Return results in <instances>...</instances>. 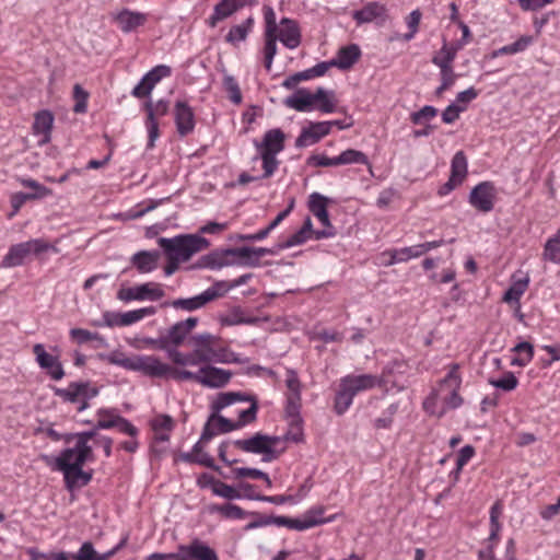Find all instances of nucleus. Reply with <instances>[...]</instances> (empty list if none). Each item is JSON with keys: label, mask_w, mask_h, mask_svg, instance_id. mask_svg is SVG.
Segmentation results:
<instances>
[{"label": "nucleus", "mask_w": 560, "mask_h": 560, "mask_svg": "<svg viewBox=\"0 0 560 560\" xmlns=\"http://www.w3.org/2000/svg\"><path fill=\"white\" fill-rule=\"evenodd\" d=\"M72 454L74 453L70 450H62L56 457L46 454L40 455V459L47 466L63 474L66 488L68 490L85 487L93 477V470L85 471L82 467L86 462L93 460L94 457L78 454L74 463L70 465L67 460Z\"/></svg>", "instance_id": "1"}, {"label": "nucleus", "mask_w": 560, "mask_h": 560, "mask_svg": "<svg viewBox=\"0 0 560 560\" xmlns=\"http://www.w3.org/2000/svg\"><path fill=\"white\" fill-rule=\"evenodd\" d=\"M226 266L259 267L260 261L253 254V247L215 249L201 256L192 268L221 269Z\"/></svg>", "instance_id": "2"}, {"label": "nucleus", "mask_w": 560, "mask_h": 560, "mask_svg": "<svg viewBox=\"0 0 560 560\" xmlns=\"http://www.w3.org/2000/svg\"><path fill=\"white\" fill-rule=\"evenodd\" d=\"M158 244L166 258L187 261L196 253L207 248L210 243L207 238L195 234H182L171 238L159 237Z\"/></svg>", "instance_id": "3"}, {"label": "nucleus", "mask_w": 560, "mask_h": 560, "mask_svg": "<svg viewBox=\"0 0 560 560\" xmlns=\"http://www.w3.org/2000/svg\"><path fill=\"white\" fill-rule=\"evenodd\" d=\"M377 377L371 374L347 375L340 380L339 388L335 395L334 410L343 415L353 401V397L363 390L377 385Z\"/></svg>", "instance_id": "4"}, {"label": "nucleus", "mask_w": 560, "mask_h": 560, "mask_svg": "<svg viewBox=\"0 0 560 560\" xmlns=\"http://www.w3.org/2000/svg\"><path fill=\"white\" fill-rule=\"evenodd\" d=\"M58 252V249L50 245L43 238H34L27 242L14 244L9 248L8 254L1 261L2 268H13L22 266L32 255L39 256L48 250Z\"/></svg>", "instance_id": "5"}, {"label": "nucleus", "mask_w": 560, "mask_h": 560, "mask_svg": "<svg viewBox=\"0 0 560 560\" xmlns=\"http://www.w3.org/2000/svg\"><path fill=\"white\" fill-rule=\"evenodd\" d=\"M280 438L273 435H267L264 433H255L249 439L235 440L233 442L234 446L238 450L252 453V454H261V460L264 463H270L279 457V452L276 451L275 446L279 443Z\"/></svg>", "instance_id": "6"}, {"label": "nucleus", "mask_w": 560, "mask_h": 560, "mask_svg": "<svg viewBox=\"0 0 560 560\" xmlns=\"http://www.w3.org/2000/svg\"><path fill=\"white\" fill-rule=\"evenodd\" d=\"M117 363L128 370L138 371L150 377H164L168 375L171 366L161 362L153 355H138L133 359H124Z\"/></svg>", "instance_id": "7"}, {"label": "nucleus", "mask_w": 560, "mask_h": 560, "mask_svg": "<svg viewBox=\"0 0 560 560\" xmlns=\"http://www.w3.org/2000/svg\"><path fill=\"white\" fill-rule=\"evenodd\" d=\"M164 296V291L159 283L148 282L131 288H121L117 292V299L124 302L130 301H158Z\"/></svg>", "instance_id": "8"}, {"label": "nucleus", "mask_w": 560, "mask_h": 560, "mask_svg": "<svg viewBox=\"0 0 560 560\" xmlns=\"http://www.w3.org/2000/svg\"><path fill=\"white\" fill-rule=\"evenodd\" d=\"M54 394L68 402H79L81 399L90 400L98 395V388L91 386L90 382H71L67 388L54 387Z\"/></svg>", "instance_id": "9"}, {"label": "nucleus", "mask_w": 560, "mask_h": 560, "mask_svg": "<svg viewBox=\"0 0 560 560\" xmlns=\"http://www.w3.org/2000/svg\"><path fill=\"white\" fill-rule=\"evenodd\" d=\"M172 73L171 67L166 65H159L147 72L140 82L132 89L131 95L137 98L150 96L154 86L164 78L170 77Z\"/></svg>", "instance_id": "10"}, {"label": "nucleus", "mask_w": 560, "mask_h": 560, "mask_svg": "<svg viewBox=\"0 0 560 560\" xmlns=\"http://www.w3.org/2000/svg\"><path fill=\"white\" fill-rule=\"evenodd\" d=\"M495 187L491 182H481L469 194V203L480 212H490L494 207Z\"/></svg>", "instance_id": "11"}, {"label": "nucleus", "mask_w": 560, "mask_h": 560, "mask_svg": "<svg viewBox=\"0 0 560 560\" xmlns=\"http://www.w3.org/2000/svg\"><path fill=\"white\" fill-rule=\"evenodd\" d=\"M351 15L358 25L372 22L383 25L388 19V10L384 3L371 1L364 4L362 9L353 11Z\"/></svg>", "instance_id": "12"}, {"label": "nucleus", "mask_w": 560, "mask_h": 560, "mask_svg": "<svg viewBox=\"0 0 560 560\" xmlns=\"http://www.w3.org/2000/svg\"><path fill=\"white\" fill-rule=\"evenodd\" d=\"M324 94V88H318L315 93L301 88L298 89L292 95L283 100V104L288 108L295 109L296 112H310L313 109L316 98H320Z\"/></svg>", "instance_id": "13"}, {"label": "nucleus", "mask_w": 560, "mask_h": 560, "mask_svg": "<svg viewBox=\"0 0 560 560\" xmlns=\"http://www.w3.org/2000/svg\"><path fill=\"white\" fill-rule=\"evenodd\" d=\"M331 130V122L319 121L311 122L307 128H303L295 140L296 148H304L317 143L323 137Z\"/></svg>", "instance_id": "14"}, {"label": "nucleus", "mask_w": 560, "mask_h": 560, "mask_svg": "<svg viewBox=\"0 0 560 560\" xmlns=\"http://www.w3.org/2000/svg\"><path fill=\"white\" fill-rule=\"evenodd\" d=\"M219 340L220 337L209 332H203L191 337L194 351L196 352L197 359L201 361V363L211 362V355H213L214 348Z\"/></svg>", "instance_id": "15"}, {"label": "nucleus", "mask_w": 560, "mask_h": 560, "mask_svg": "<svg viewBox=\"0 0 560 560\" xmlns=\"http://www.w3.org/2000/svg\"><path fill=\"white\" fill-rule=\"evenodd\" d=\"M460 383L462 378L458 374V364H453L446 376L441 381V387H447L450 389V395L445 398V404L452 409L463 404V398L458 394Z\"/></svg>", "instance_id": "16"}, {"label": "nucleus", "mask_w": 560, "mask_h": 560, "mask_svg": "<svg viewBox=\"0 0 560 560\" xmlns=\"http://www.w3.org/2000/svg\"><path fill=\"white\" fill-rule=\"evenodd\" d=\"M231 377L232 373L230 371L212 365H207L199 370V383L211 388L225 386Z\"/></svg>", "instance_id": "17"}, {"label": "nucleus", "mask_w": 560, "mask_h": 560, "mask_svg": "<svg viewBox=\"0 0 560 560\" xmlns=\"http://www.w3.org/2000/svg\"><path fill=\"white\" fill-rule=\"evenodd\" d=\"M278 39L289 49H294L301 44V32L294 20L283 18L277 32Z\"/></svg>", "instance_id": "18"}, {"label": "nucleus", "mask_w": 560, "mask_h": 560, "mask_svg": "<svg viewBox=\"0 0 560 560\" xmlns=\"http://www.w3.org/2000/svg\"><path fill=\"white\" fill-rule=\"evenodd\" d=\"M250 0H221L213 10L212 15L208 20L210 27H215L220 21L230 18L240 9L249 4Z\"/></svg>", "instance_id": "19"}, {"label": "nucleus", "mask_w": 560, "mask_h": 560, "mask_svg": "<svg viewBox=\"0 0 560 560\" xmlns=\"http://www.w3.org/2000/svg\"><path fill=\"white\" fill-rule=\"evenodd\" d=\"M175 124L180 136L190 133L195 128V115L192 108L186 103L178 101L175 104Z\"/></svg>", "instance_id": "20"}, {"label": "nucleus", "mask_w": 560, "mask_h": 560, "mask_svg": "<svg viewBox=\"0 0 560 560\" xmlns=\"http://www.w3.org/2000/svg\"><path fill=\"white\" fill-rule=\"evenodd\" d=\"M161 252L159 250H139L130 258L131 266L140 273H149L159 267Z\"/></svg>", "instance_id": "21"}, {"label": "nucleus", "mask_w": 560, "mask_h": 560, "mask_svg": "<svg viewBox=\"0 0 560 560\" xmlns=\"http://www.w3.org/2000/svg\"><path fill=\"white\" fill-rule=\"evenodd\" d=\"M284 139L285 135L281 129H270L266 131L261 142H255V147L260 153L278 154L284 149Z\"/></svg>", "instance_id": "22"}, {"label": "nucleus", "mask_w": 560, "mask_h": 560, "mask_svg": "<svg viewBox=\"0 0 560 560\" xmlns=\"http://www.w3.org/2000/svg\"><path fill=\"white\" fill-rule=\"evenodd\" d=\"M198 318L188 317L174 324L166 334L170 346L178 347L183 343L187 335L197 326Z\"/></svg>", "instance_id": "23"}, {"label": "nucleus", "mask_w": 560, "mask_h": 560, "mask_svg": "<svg viewBox=\"0 0 560 560\" xmlns=\"http://www.w3.org/2000/svg\"><path fill=\"white\" fill-rule=\"evenodd\" d=\"M115 21L122 32L129 33L143 25L147 22V15L140 12L122 10L116 15Z\"/></svg>", "instance_id": "24"}, {"label": "nucleus", "mask_w": 560, "mask_h": 560, "mask_svg": "<svg viewBox=\"0 0 560 560\" xmlns=\"http://www.w3.org/2000/svg\"><path fill=\"white\" fill-rule=\"evenodd\" d=\"M361 50L358 45L351 44L338 50L337 57L331 59L334 66L347 70L350 69L360 58Z\"/></svg>", "instance_id": "25"}, {"label": "nucleus", "mask_w": 560, "mask_h": 560, "mask_svg": "<svg viewBox=\"0 0 560 560\" xmlns=\"http://www.w3.org/2000/svg\"><path fill=\"white\" fill-rule=\"evenodd\" d=\"M327 201L328 199L325 196L318 192H313L310 196L308 208L310 211L320 221L325 228L331 229V223L327 211Z\"/></svg>", "instance_id": "26"}, {"label": "nucleus", "mask_w": 560, "mask_h": 560, "mask_svg": "<svg viewBox=\"0 0 560 560\" xmlns=\"http://www.w3.org/2000/svg\"><path fill=\"white\" fill-rule=\"evenodd\" d=\"M52 122L54 116L49 110H42L35 115L33 130L34 133L43 136L42 143L49 142Z\"/></svg>", "instance_id": "27"}, {"label": "nucleus", "mask_w": 560, "mask_h": 560, "mask_svg": "<svg viewBox=\"0 0 560 560\" xmlns=\"http://www.w3.org/2000/svg\"><path fill=\"white\" fill-rule=\"evenodd\" d=\"M253 399H257L255 396L247 395L241 392H228L218 395L217 400L212 404L211 409L221 411L223 408L236 402V401H249L253 404Z\"/></svg>", "instance_id": "28"}, {"label": "nucleus", "mask_w": 560, "mask_h": 560, "mask_svg": "<svg viewBox=\"0 0 560 560\" xmlns=\"http://www.w3.org/2000/svg\"><path fill=\"white\" fill-rule=\"evenodd\" d=\"M184 550H186L194 560H219L215 550L199 539H194Z\"/></svg>", "instance_id": "29"}, {"label": "nucleus", "mask_w": 560, "mask_h": 560, "mask_svg": "<svg viewBox=\"0 0 560 560\" xmlns=\"http://www.w3.org/2000/svg\"><path fill=\"white\" fill-rule=\"evenodd\" d=\"M313 235V223L310 217H307L302 228L292 234L284 243L280 244L279 249L290 248L296 245L305 243Z\"/></svg>", "instance_id": "30"}, {"label": "nucleus", "mask_w": 560, "mask_h": 560, "mask_svg": "<svg viewBox=\"0 0 560 560\" xmlns=\"http://www.w3.org/2000/svg\"><path fill=\"white\" fill-rule=\"evenodd\" d=\"M212 296H213L212 294L203 295V293H200L192 298L174 300L171 303V305L177 310L179 308V310L191 312V311L201 308L207 303L211 302Z\"/></svg>", "instance_id": "31"}, {"label": "nucleus", "mask_w": 560, "mask_h": 560, "mask_svg": "<svg viewBox=\"0 0 560 560\" xmlns=\"http://www.w3.org/2000/svg\"><path fill=\"white\" fill-rule=\"evenodd\" d=\"M254 19L252 16L247 18L243 23L230 28L225 36V40L234 46L244 42L247 38L248 33L252 31Z\"/></svg>", "instance_id": "32"}, {"label": "nucleus", "mask_w": 560, "mask_h": 560, "mask_svg": "<svg viewBox=\"0 0 560 560\" xmlns=\"http://www.w3.org/2000/svg\"><path fill=\"white\" fill-rule=\"evenodd\" d=\"M460 50L452 44L448 46L446 43L442 46L439 54L432 58V62L439 68H452V62L456 58L457 51Z\"/></svg>", "instance_id": "33"}, {"label": "nucleus", "mask_w": 560, "mask_h": 560, "mask_svg": "<svg viewBox=\"0 0 560 560\" xmlns=\"http://www.w3.org/2000/svg\"><path fill=\"white\" fill-rule=\"evenodd\" d=\"M423 255V247L420 246V244L404 247L400 249H394L390 253V261L389 265L398 264L407 261L411 258H417Z\"/></svg>", "instance_id": "34"}, {"label": "nucleus", "mask_w": 560, "mask_h": 560, "mask_svg": "<svg viewBox=\"0 0 560 560\" xmlns=\"http://www.w3.org/2000/svg\"><path fill=\"white\" fill-rule=\"evenodd\" d=\"M467 175V159L463 151H458L452 159L451 176L457 183H463Z\"/></svg>", "instance_id": "35"}, {"label": "nucleus", "mask_w": 560, "mask_h": 560, "mask_svg": "<svg viewBox=\"0 0 560 560\" xmlns=\"http://www.w3.org/2000/svg\"><path fill=\"white\" fill-rule=\"evenodd\" d=\"M98 429L96 425L90 431L79 432L74 435L77 439L75 450L79 451V454H84L85 456L94 457L92 446L89 445V441L94 439L97 434Z\"/></svg>", "instance_id": "36"}, {"label": "nucleus", "mask_w": 560, "mask_h": 560, "mask_svg": "<svg viewBox=\"0 0 560 560\" xmlns=\"http://www.w3.org/2000/svg\"><path fill=\"white\" fill-rule=\"evenodd\" d=\"M126 542L127 537L122 538L121 541L114 549L104 553H97L91 541L83 542L80 548L85 556L88 555L89 560H108L113 555L116 553L117 550L125 546Z\"/></svg>", "instance_id": "37"}, {"label": "nucleus", "mask_w": 560, "mask_h": 560, "mask_svg": "<svg viewBox=\"0 0 560 560\" xmlns=\"http://www.w3.org/2000/svg\"><path fill=\"white\" fill-rule=\"evenodd\" d=\"M210 512L212 513H220L222 516L226 517V518H235V520H240V518H244L248 515V513L246 511H244L242 508L235 505V504H232V503H226V504H222V505H218V504H214V505H211L209 508Z\"/></svg>", "instance_id": "38"}, {"label": "nucleus", "mask_w": 560, "mask_h": 560, "mask_svg": "<svg viewBox=\"0 0 560 560\" xmlns=\"http://www.w3.org/2000/svg\"><path fill=\"white\" fill-rule=\"evenodd\" d=\"M220 411L212 409V413L209 416L210 421L213 423L218 433H229L234 430H238L236 421H232L223 416L219 415Z\"/></svg>", "instance_id": "39"}, {"label": "nucleus", "mask_w": 560, "mask_h": 560, "mask_svg": "<svg viewBox=\"0 0 560 560\" xmlns=\"http://www.w3.org/2000/svg\"><path fill=\"white\" fill-rule=\"evenodd\" d=\"M153 314H155V307L153 306L142 307L139 310L122 313L120 316V326H129L133 323L141 320L145 316H151Z\"/></svg>", "instance_id": "40"}, {"label": "nucleus", "mask_w": 560, "mask_h": 560, "mask_svg": "<svg viewBox=\"0 0 560 560\" xmlns=\"http://www.w3.org/2000/svg\"><path fill=\"white\" fill-rule=\"evenodd\" d=\"M339 164L346 165V164H364L368 165L371 168V165L369 163V159L365 153L359 150L354 149H348L343 152H341L339 155Z\"/></svg>", "instance_id": "41"}, {"label": "nucleus", "mask_w": 560, "mask_h": 560, "mask_svg": "<svg viewBox=\"0 0 560 560\" xmlns=\"http://www.w3.org/2000/svg\"><path fill=\"white\" fill-rule=\"evenodd\" d=\"M277 33H265L264 57L265 68L268 71L271 69L273 58L277 54Z\"/></svg>", "instance_id": "42"}, {"label": "nucleus", "mask_w": 560, "mask_h": 560, "mask_svg": "<svg viewBox=\"0 0 560 560\" xmlns=\"http://www.w3.org/2000/svg\"><path fill=\"white\" fill-rule=\"evenodd\" d=\"M223 88L229 93V98L232 103L238 105L242 103V92L236 79L226 72L223 77Z\"/></svg>", "instance_id": "43"}, {"label": "nucleus", "mask_w": 560, "mask_h": 560, "mask_svg": "<svg viewBox=\"0 0 560 560\" xmlns=\"http://www.w3.org/2000/svg\"><path fill=\"white\" fill-rule=\"evenodd\" d=\"M528 285V279L515 281L504 293L503 301L506 303H520L521 296L524 294Z\"/></svg>", "instance_id": "44"}, {"label": "nucleus", "mask_w": 560, "mask_h": 560, "mask_svg": "<svg viewBox=\"0 0 560 560\" xmlns=\"http://www.w3.org/2000/svg\"><path fill=\"white\" fill-rule=\"evenodd\" d=\"M170 103L164 100H160L156 103H153L149 100L144 104V109L147 112L148 120L156 119L158 117L165 116L168 112Z\"/></svg>", "instance_id": "45"}, {"label": "nucleus", "mask_w": 560, "mask_h": 560, "mask_svg": "<svg viewBox=\"0 0 560 560\" xmlns=\"http://www.w3.org/2000/svg\"><path fill=\"white\" fill-rule=\"evenodd\" d=\"M247 499L256 500L261 502H268L276 505H281L284 503L295 504L298 500L294 495L291 494H279V495H264V494H247Z\"/></svg>", "instance_id": "46"}, {"label": "nucleus", "mask_w": 560, "mask_h": 560, "mask_svg": "<svg viewBox=\"0 0 560 560\" xmlns=\"http://www.w3.org/2000/svg\"><path fill=\"white\" fill-rule=\"evenodd\" d=\"M502 513V506L500 502H495L490 510V535L489 540L494 541L499 538V532L501 529V525L499 523V517Z\"/></svg>", "instance_id": "47"}, {"label": "nucleus", "mask_w": 560, "mask_h": 560, "mask_svg": "<svg viewBox=\"0 0 560 560\" xmlns=\"http://www.w3.org/2000/svg\"><path fill=\"white\" fill-rule=\"evenodd\" d=\"M21 184L24 187L34 189V192H26L32 200L45 198L51 194V190L48 187L39 184L38 182L32 178H23L21 179Z\"/></svg>", "instance_id": "48"}, {"label": "nucleus", "mask_w": 560, "mask_h": 560, "mask_svg": "<svg viewBox=\"0 0 560 560\" xmlns=\"http://www.w3.org/2000/svg\"><path fill=\"white\" fill-rule=\"evenodd\" d=\"M168 358L178 365H198L201 363V361L197 359L194 350L187 354H184L176 349L168 350Z\"/></svg>", "instance_id": "49"}, {"label": "nucleus", "mask_w": 560, "mask_h": 560, "mask_svg": "<svg viewBox=\"0 0 560 560\" xmlns=\"http://www.w3.org/2000/svg\"><path fill=\"white\" fill-rule=\"evenodd\" d=\"M33 353L35 354V360L40 369L45 370L48 369L50 363H54L55 360L58 359V357L51 355L45 350L44 345L36 343L33 346Z\"/></svg>", "instance_id": "50"}, {"label": "nucleus", "mask_w": 560, "mask_h": 560, "mask_svg": "<svg viewBox=\"0 0 560 560\" xmlns=\"http://www.w3.org/2000/svg\"><path fill=\"white\" fill-rule=\"evenodd\" d=\"M260 159L262 161V168H264V173L260 178L271 177L279 166V160L277 159V154L261 152Z\"/></svg>", "instance_id": "51"}, {"label": "nucleus", "mask_w": 560, "mask_h": 560, "mask_svg": "<svg viewBox=\"0 0 560 560\" xmlns=\"http://www.w3.org/2000/svg\"><path fill=\"white\" fill-rule=\"evenodd\" d=\"M183 459L187 463H195V464H199L201 466H205V467H208V468H211L215 471H220V468L219 466H217L214 464V460L213 458L208 454V453H201V454H198V455H195V454H184L183 455Z\"/></svg>", "instance_id": "52"}, {"label": "nucleus", "mask_w": 560, "mask_h": 560, "mask_svg": "<svg viewBox=\"0 0 560 560\" xmlns=\"http://www.w3.org/2000/svg\"><path fill=\"white\" fill-rule=\"evenodd\" d=\"M489 383L497 388H500L505 392H511L516 388L518 381L514 373L506 372L499 380H489Z\"/></svg>", "instance_id": "53"}, {"label": "nucleus", "mask_w": 560, "mask_h": 560, "mask_svg": "<svg viewBox=\"0 0 560 560\" xmlns=\"http://www.w3.org/2000/svg\"><path fill=\"white\" fill-rule=\"evenodd\" d=\"M257 411H258V401L257 399H253V404H250L249 408L240 411L238 419L236 420V423L238 425V429H242L248 423H253L257 419Z\"/></svg>", "instance_id": "54"}, {"label": "nucleus", "mask_w": 560, "mask_h": 560, "mask_svg": "<svg viewBox=\"0 0 560 560\" xmlns=\"http://www.w3.org/2000/svg\"><path fill=\"white\" fill-rule=\"evenodd\" d=\"M213 493L228 500H237L243 497L235 488L220 480L214 485Z\"/></svg>", "instance_id": "55"}, {"label": "nucleus", "mask_w": 560, "mask_h": 560, "mask_svg": "<svg viewBox=\"0 0 560 560\" xmlns=\"http://www.w3.org/2000/svg\"><path fill=\"white\" fill-rule=\"evenodd\" d=\"M293 202L283 211H281L265 229L257 232V236L260 241L265 240L269 233L276 229L291 212Z\"/></svg>", "instance_id": "56"}, {"label": "nucleus", "mask_w": 560, "mask_h": 560, "mask_svg": "<svg viewBox=\"0 0 560 560\" xmlns=\"http://www.w3.org/2000/svg\"><path fill=\"white\" fill-rule=\"evenodd\" d=\"M301 410V394H289L287 397L285 416L287 418L295 417L300 415Z\"/></svg>", "instance_id": "57"}, {"label": "nucleus", "mask_w": 560, "mask_h": 560, "mask_svg": "<svg viewBox=\"0 0 560 560\" xmlns=\"http://www.w3.org/2000/svg\"><path fill=\"white\" fill-rule=\"evenodd\" d=\"M335 93L334 91H327L324 89V94L320 98H316V103H318L317 108L322 113H332L335 112L336 105L334 102Z\"/></svg>", "instance_id": "58"}, {"label": "nucleus", "mask_w": 560, "mask_h": 560, "mask_svg": "<svg viewBox=\"0 0 560 560\" xmlns=\"http://www.w3.org/2000/svg\"><path fill=\"white\" fill-rule=\"evenodd\" d=\"M70 336L80 345L89 342L91 340H102L98 334L91 332L90 330L83 328H72L70 330Z\"/></svg>", "instance_id": "59"}, {"label": "nucleus", "mask_w": 560, "mask_h": 560, "mask_svg": "<svg viewBox=\"0 0 560 560\" xmlns=\"http://www.w3.org/2000/svg\"><path fill=\"white\" fill-rule=\"evenodd\" d=\"M438 109L433 106L425 105L420 110L411 114L410 119L415 125L421 124L423 120L435 117Z\"/></svg>", "instance_id": "60"}, {"label": "nucleus", "mask_w": 560, "mask_h": 560, "mask_svg": "<svg viewBox=\"0 0 560 560\" xmlns=\"http://www.w3.org/2000/svg\"><path fill=\"white\" fill-rule=\"evenodd\" d=\"M307 164L308 165H314V166H322V167L338 166V165H340L338 156L328 158V156L323 155V154L311 155L307 159Z\"/></svg>", "instance_id": "61"}, {"label": "nucleus", "mask_w": 560, "mask_h": 560, "mask_svg": "<svg viewBox=\"0 0 560 560\" xmlns=\"http://www.w3.org/2000/svg\"><path fill=\"white\" fill-rule=\"evenodd\" d=\"M231 283L229 281H217L213 283L212 287L208 288L206 291H203V295L212 294L211 301L223 296L226 292L232 290V287H230Z\"/></svg>", "instance_id": "62"}, {"label": "nucleus", "mask_w": 560, "mask_h": 560, "mask_svg": "<svg viewBox=\"0 0 560 560\" xmlns=\"http://www.w3.org/2000/svg\"><path fill=\"white\" fill-rule=\"evenodd\" d=\"M174 428V420L168 415H160L152 421V429L154 432L166 431L170 432Z\"/></svg>", "instance_id": "63"}, {"label": "nucleus", "mask_w": 560, "mask_h": 560, "mask_svg": "<svg viewBox=\"0 0 560 560\" xmlns=\"http://www.w3.org/2000/svg\"><path fill=\"white\" fill-rule=\"evenodd\" d=\"M466 110V106H462L458 104H450L442 113V120L445 124H453L456 119H458L459 114Z\"/></svg>", "instance_id": "64"}]
</instances>
